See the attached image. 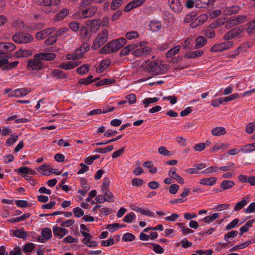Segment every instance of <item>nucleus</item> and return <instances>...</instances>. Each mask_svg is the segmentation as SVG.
Returning a JSON list of instances; mask_svg holds the SVG:
<instances>
[{
    "mask_svg": "<svg viewBox=\"0 0 255 255\" xmlns=\"http://www.w3.org/2000/svg\"><path fill=\"white\" fill-rule=\"evenodd\" d=\"M142 67L146 71L152 75H157L165 73L169 69L167 64H163L160 61L153 60L147 61L142 65Z\"/></svg>",
    "mask_w": 255,
    "mask_h": 255,
    "instance_id": "nucleus-2",
    "label": "nucleus"
},
{
    "mask_svg": "<svg viewBox=\"0 0 255 255\" xmlns=\"http://www.w3.org/2000/svg\"><path fill=\"white\" fill-rule=\"evenodd\" d=\"M41 234L42 236L47 240H48L52 237L51 231L50 229L48 228H45L43 229L41 232Z\"/></svg>",
    "mask_w": 255,
    "mask_h": 255,
    "instance_id": "nucleus-32",
    "label": "nucleus"
},
{
    "mask_svg": "<svg viewBox=\"0 0 255 255\" xmlns=\"http://www.w3.org/2000/svg\"><path fill=\"white\" fill-rule=\"evenodd\" d=\"M179 189V186L176 184H173L169 187V191L170 194H176Z\"/></svg>",
    "mask_w": 255,
    "mask_h": 255,
    "instance_id": "nucleus-60",
    "label": "nucleus"
},
{
    "mask_svg": "<svg viewBox=\"0 0 255 255\" xmlns=\"http://www.w3.org/2000/svg\"><path fill=\"white\" fill-rule=\"evenodd\" d=\"M108 36L109 32L106 29H104L98 33L92 45V49L96 50L108 41Z\"/></svg>",
    "mask_w": 255,
    "mask_h": 255,
    "instance_id": "nucleus-4",
    "label": "nucleus"
},
{
    "mask_svg": "<svg viewBox=\"0 0 255 255\" xmlns=\"http://www.w3.org/2000/svg\"><path fill=\"white\" fill-rule=\"evenodd\" d=\"M80 36L82 40L87 41L89 40L91 36V32L89 28L83 26L80 29Z\"/></svg>",
    "mask_w": 255,
    "mask_h": 255,
    "instance_id": "nucleus-13",
    "label": "nucleus"
},
{
    "mask_svg": "<svg viewBox=\"0 0 255 255\" xmlns=\"http://www.w3.org/2000/svg\"><path fill=\"white\" fill-rule=\"evenodd\" d=\"M68 25L70 28L75 32L80 30L78 23L77 21L70 22Z\"/></svg>",
    "mask_w": 255,
    "mask_h": 255,
    "instance_id": "nucleus-57",
    "label": "nucleus"
},
{
    "mask_svg": "<svg viewBox=\"0 0 255 255\" xmlns=\"http://www.w3.org/2000/svg\"><path fill=\"white\" fill-rule=\"evenodd\" d=\"M168 2L174 12L178 13L181 11L182 5L179 0H168Z\"/></svg>",
    "mask_w": 255,
    "mask_h": 255,
    "instance_id": "nucleus-12",
    "label": "nucleus"
},
{
    "mask_svg": "<svg viewBox=\"0 0 255 255\" xmlns=\"http://www.w3.org/2000/svg\"><path fill=\"white\" fill-rule=\"evenodd\" d=\"M139 36V34L137 31H132L127 32L126 34V37L128 40H131L133 38H136Z\"/></svg>",
    "mask_w": 255,
    "mask_h": 255,
    "instance_id": "nucleus-46",
    "label": "nucleus"
},
{
    "mask_svg": "<svg viewBox=\"0 0 255 255\" xmlns=\"http://www.w3.org/2000/svg\"><path fill=\"white\" fill-rule=\"evenodd\" d=\"M126 99L128 101L130 104H134L136 101V98L135 95L130 94L126 96Z\"/></svg>",
    "mask_w": 255,
    "mask_h": 255,
    "instance_id": "nucleus-62",
    "label": "nucleus"
},
{
    "mask_svg": "<svg viewBox=\"0 0 255 255\" xmlns=\"http://www.w3.org/2000/svg\"><path fill=\"white\" fill-rule=\"evenodd\" d=\"M244 28L243 26L236 27L227 32L224 36L225 40H230L237 36L243 32Z\"/></svg>",
    "mask_w": 255,
    "mask_h": 255,
    "instance_id": "nucleus-9",
    "label": "nucleus"
},
{
    "mask_svg": "<svg viewBox=\"0 0 255 255\" xmlns=\"http://www.w3.org/2000/svg\"><path fill=\"white\" fill-rule=\"evenodd\" d=\"M235 185V183L231 180H223L220 184V187L223 190L231 189Z\"/></svg>",
    "mask_w": 255,
    "mask_h": 255,
    "instance_id": "nucleus-24",
    "label": "nucleus"
},
{
    "mask_svg": "<svg viewBox=\"0 0 255 255\" xmlns=\"http://www.w3.org/2000/svg\"><path fill=\"white\" fill-rule=\"evenodd\" d=\"M69 9L67 8H63L62 9L58 14L56 16V18H64L68 13Z\"/></svg>",
    "mask_w": 255,
    "mask_h": 255,
    "instance_id": "nucleus-61",
    "label": "nucleus"
},
{
    "mask_svg": "<svg viewBox=\"0 0 255 255\" xmlns=\"http://www.w3.org/2000/svg\"><path fill=\"white\" fill-rule=\"evenodd\" d=\"M240 10L239 6L235 5L228 7L227 9V13L228 14H232L238 12Z\"/></svg>",
    "mask_w": 255,
    "mask_h": 255,
    "instance_id": "nucleus-54",
    "label": "nucleus"
},
{
    "mask_svg": "<svg viewBox=\"0 0 255 255\" xmlns=\"http://www.w3.org/2000/svg\"><path fill=\"white\" fill-rule=\"evenodd\" d=\"M57 40V37L56 36L52 35L49 37L45 40V44L46 45H50L56 42Z\"/></svg>",
    "mask_w": 255,
    "mask_h": 255,
    "instance_id": "nucleus-58",
    "label": "nucleus"
},
{
    "mask_svg": "<svg viewBox=\"0 0 255 255\" xmlns=\"http://www.w3.org/2000/svg\"><path fill=\"white\" fill-rule=\"evenodd\" d=\"M239 219H235L233 220L231 222H230L227 226H226V230H230L233 228H235L237 224L239 223Z\"/></svg>",
    "mask_w": 255,
    "mask_h": 255,
    "instance_id": "nucleus-59",
    "label": "nucleus"
},
{
    "mask_svg": "<svg viewBox=\"0 0 255 255\" xmlns=\"http://www.w3.org/2000/svg\"><path fill=\"white\" fill-rule=\"evenodd\" d=\"M134 239L135 236L132 234L129 233H127L123 236V240L125 242H131L133 241Z\"/></svg>",
    "mask_w": 255,
    "mask_h": 255,
    "instance_id": "nucleus-51",
    "label": "nucleus"
},
{
    "mask_svg": "<svg viewBox=\"0 0 255 255\" xmlns=\"http://www.w3.org/2000/svg\"><path fill=\"white\" fill-rule=\"evenodd\" d=\"M32 36L28 33L16 32L12 36V40L17 43H26L33 40Z\"/></svg>",
    "mask_w": 255,
    "mask_h": 255,
    "instance_id": "nucleus-5",
    "label": "nucleus"
},
{
    "mask_svg": "<svg viewBox=\"0 0 255 255\" xmlns=\"http://www.w3.org/2000/svg\"><path fill=\"white\" fill-rule=\"evenodd\" d=\"M32 54L31 50L20 49L18 51L15 52L14 55L16 58L27 57Z\"/></svg>",
    "mask_w": 255,
    "mask_h": 255,
    "instance_id": "nucleus-17",
    "label": "nucleus"
},
{
    "mask_svg": "<svg viewBox=\"0 0 255 255\" xmlns=\"http://www.w3.org/2000/svg\"><path fill=\"white\" fill-rule=\"evenodd\" d=\"M197 14L194 12H191L187 14L185 17L184 21L185 23H189L191 21L193 20L195 17L196 16Z\"/></svg>",
    "mask_w": 255,
    "mask_h": 255,
    "instance_id": "nucleus-47",
    "label": "nucleus"
},
{
    "mask_svg": "<svg viewBox=\"0 0 255 255\" xmlns=\"http://www.w3.org/2000/svg\"><path fill=\"white\" fill-rule=\"evenodd\" d=\"M52 75L53 77L59 79H66L67 75L63 71L59 69H54L52 72Z\"/></svg>",
    "mask_w": 255,
    "mask_h": 255,
    "instance_id": "nucleus-19",
    "label": "nucleus"
},
{
    "mask_svg": "<svg viewBox=\"0 0 255 255\" xmlns=\"http://www.w3.org/2000/svg\"><path fill=\"white\" fill-rule=\"evenodd\" d=\"M102 22L100 19H95L93 20H89L87 21V25L91 26V28L98 29L99 28Z\"/></svg>",
    "mask_w": 255,
    "mask_h": 255,
    "instance_id": "nucleus-22",
    "label": "nucleus"
},
{
    "mask_svg": "<svg viewBox=\"0 0 255 255\" xmlns=\"http://www.w3.org/2000/svg\"><path fill=\"white\" fill-rule=\"evenodd\" d=\"M159 99L156 97L145 98L143 100L142 103L145 105V107H147L149 104L154 103L158 101Z\"/></svg>",
    "mask_w": 255,
    "mask_h": 255,
    "instance_id": "nucleus-43",
    "label": "nucleus"
},
{
    "mask_svg": "<svg viewBox=\"0 0 255 255\" xmlns=\"http://www.w3.org/2000/svg\"><path fill=\"white\" fill-rule=\"evenodd\" d=\"M212 134L214 136H221L226 133V130L224 127H216L212 129Z\"/></svg>",
    "mask_w": 255,
    "mask_h": 255,
    "instance_id": "nucleus-20",
    "label": "nucleus"
},
{
    "mask_svg": "<svg viewBox=\"0 0 255 255\" xmlns=\"http://www.w3.org/2000/svg\"><path fill=\"white\" fill-rule=\"evenodd\" d=\"M136 211L138 212L140 214L144 215H146L150 217H153L154 216V213L149 210H143L140 208L138 207L137 209H136Z\"/></svg>",
    "mask_w": 255,
    "mask_h": 255,
    "instance_id": "nucleus-53",
    "label": "nucleus"
},
{
    "mask_svg": "<svg viewBox=\"0 0 255 255\" xmlns=\"http://www.w3.org/2000/svg\"><path fill=\"white\" fill-rule=\"evenodd\" d=\"M233 45V43L231 41H228L220 44H216L211 48L210 51L212 52H220L231 48Z\"/></svg>",
    "mask_w": 255,
    "mask_h": 255,
    "instance_id": "nucleus-6",
    "label": "nucleus"
},
{
    "mask_svg": "<svg viewBox=\"0 0 255 255\" xmlns=\"http://www.w3.org/2000/svg\"><path fill=\"white\" fill-rule=\"evenodd\" d=\"M195 48H198L203 46L207 42V40L205 37L201 36H198L196 38Z\"/></svg>",
    "mask_w": 255,
    "mask_h": 255,
    "instance_id": "nucleus-26",
    "label": "nucleus"
},
{
    "mask_svg": "<svg viewBox=\"0 0 255 255\" xmlns=\"http://www.w3.org/2000/svg\"><path fill=\"white\" fill-rule=\"evenodd\" d=\"M126 226V225L125 224H119L118 223H115L112 224H108L106 226V228L109 229V231L112 233L116 230V228H123Z\"/></svg>",
    "mask_w": 255,
    "mask_h": 255,
    "instance_id": "nucleus-30",
    "label": "nucleus"
},
{
    "mask_svg": "<svg viewBox=\"0 0 255 255\" xmlns=\"http://www.w3.org/2000/svg\"><path fill=\"white\" fill-rule=\"evenodd\" d=\"M89 68L90 66L88 64H86L78 67L76 71L79 74H84L89 71Z\"/></svg>",
    "mask_w": 255,
    "mask_h": 255,
    "instance_id": "nucleus-35",
    "label": "nucleus"
},
{
    "mask_svg": "<svg viewBox=\"0 0 255 255\" xmlns=\"http://www.w3.org/2000/svg\"><path fill=\"white\" fill-rule=\"evenodd\" d=\"M30 215H31L30 213H26L18 217L8 219L7 221L10 223H16L22 221H25L27 218H29L30 216Z\"/></svg>",
    "mask_w": 255,
    "mask_h": 255,
    "instance_id": "nucleus-23",
    "label": "nucleus"
},
{
    "mask_svg": "<svg viewBox=\"0 0 255 255\" xmlns=\"http://www.w3.org/2000/svg\"><path fill=\"white\" fill-rule=\"evenodd\" d=\"M56 55L53 53H40L34 55L33 59L28 60L27 64V68L30 70H40L43 67V64L41 60L50 61L53 60Z\"/></svg>",
    "mask_w": 255,
    "mask_h": 255,
    "instance_id": "nucleus-1",
    "label": "nucleus"
},
{
    "mask_svg": "<svg viewBox=\"0 0 255 255\" xmlns=\"http://www.w3.org/2000/svg\"><path fill=\"white\" fill-rule=\"evenodd\" d=\"M149 26L150 29L153 31L159 30L161 28V24L156 21H150Z\"/></svg>",
    "mask_w": 255,
    "mask_h": 255,
    "instance_id": "nucleus-37",
    "label": "nucleus"
},
{
    "mask_svg": "<svg viewBox=\"0 0 255 255\" xmlns=\"http://www.w3.org/2000/svg\"><path fill=\"white\" fill-rule=\"evenodd\" d=\"M18 63L19 62L18 61L9 63L7 58L0 59V67L3 66L2 68L3 70H10L16 67Z\"/></svg>",
    "mask_w": 255,
    "mask_h": 255,
    "instance_id": "nucleus-8",
    "label": "nucleus"
},
{
    "mask_svg": "<svg viewBox=\"0 0 255 255\" xmlns=\"http://www.w3.org/2000/svg\"><path fill=\"white\" fill-rule=\"evenodd\" d=\"M114 244V239L111 237L109 240L106 241H101V245L103 247H109Z\"/></svg>",
    "mask_w": 255,
    "mask_h": 255,
    "instance_id": "nucleus-56",
    "label": "nucleus"
},
{
    "mask_svg": "<svg viewBox=\"0 0 255 255\" xmlns=\"http://www.w3.org/2000/svg\"><path fill=\"white\" fill-rule=\"evenodd\" d=\"M203 53L202 50H197L186 53V57L188 58H196L201 56Z\"/></svg>",
    "mask_w": 255,
    "mask_h": 255,
    "instance_id": "nucleus-29",
    "label": "nucleus"
},
{
    "mask_svg": "<svg viewBox=\"0 0 255 255\" xmlns=\"http://www.w3.org/2000/svg\"><path fill=\"white\" fill-rule=\"evenodd\" d=\"M206 147V144L204 142H201L194 146L193 148L195 151H201Z\"/></svg>",
    "mask_w": 255,
    "mask_h": 255,
    "instance_id": "nucleus-63",
    "label": "nucleus"
},
{
    "mask_svg": "<svg viewBox=\"0 0 255 255\" xmlns=\"http://www.w3.org/2000/svg\"><path fill=\"white\" fill-rule=\"evenodd\" d=\"M146 42L145 41H142L137 44H129L126 46V47L127 48V49L128 50L129 53L130 52H132L133 51H134L135 49V48L138 47V46H139L140 45H142V44H144Z\"/></svg>",
    "mask_w": 255,
    "mask_h": 255,
    "instance_id": "nucleus-41",
    "label": "nucleus"
},
{
    "mask_svg": "<svg viewBox=\"0 0 255 255\" xmlns=\"http://www.w3.org/2000/svg\"><path fill=\"white\" fill-rule=\"evenodd\" d=\"M145 42V44L140 45L138 47L135 48V49L132 51V54L135 56H141L149 54L151 51V49L145 46L147 44V42Z\"/></svg>",
    "mask_w": 255,
    "mask_h": 255,
    "instance_id": "nucleus-7",
    "label": "nucleus"
},
{
    "mask_svg": "<svg viewBox=\"0 0 255 255\" xmlns=\"http://www.w3.org/2000/svg\"><path fill=\"white\" fill-rule=\"evenodd\" d=\"M127 42L126 39L124 37L113 40L102 47L100 50V53L109 54L114 52L122 48L127 43Z\"/></svg>",
    "mask_w": 255,
    "mask_h": 255,
    "instance_id": "nucleus-3",
    "label": "nucleus"
},
{
    "mask_svg": "<svg viewBox=\"0 0 255 255\" xmlns=\"http://www.w3.org/2000/svg\"><path fill=\"white\" fill-rule=\"evenodd\" d=\"M15 46L12 43H3V48L5 51L11 52L15 49Z\"/></svg>",
    "mask_w": 255,
    "mask_h": 255,
    "instance_id": "nucleus-38",
    "label": "nucleus"
},
{
    "mask_svg": "<svg viewBox=\"0 0 255 255\" xmlns=\"http://www.w3.org/2000/svg\"><path fill=\"white\" fill-rule=\"evenodd\" d=\"M238 234L237 231H232L224 236V239L226 241H228L230 238H235Z\"/></svg>",
    "mask_w": 255,
    "mask_h": 255,
    "instance_id": "nucleus-50",
    "label": "nucleus"
},
{
    "mask_svg": "<svg viewBox=\"0 0 255 255\" xmlns=\"http://www.w3.org/2000/svg\"><path fill=\"white\" fill-rule=\"evenodd\" d=\"M168 175L172 178L176 180L180 184H184V179L179 176L176 172V168L174 167H172L170 171L168 172Z\"/></svg>",
    "mask_w": 255,
    "mask_h": 255,
    "instance_id": "nucleus-15",
    "label": "nucleus"
},
{
    "mask_svg": "<svg viewBox=\"0 0 255 255\" xmlns=\"http://www.w3.org/2000/svg\"><path fill=\"white\" fill-rule=\"evenodd\" d=\"M16 90H17V92L18 93L19 97L25 96L31 91L30 88H26L17 89Z\"/></svg>",
    "mask_w": 255,
    "mask_h": 255,
    "instance_id": "nucleus-48",
    "label": "nucleus"
},
{
    "mask_svg": "<svg viewBox=\"0 0 255 255\" xmlns=\"http://www.w3.org/2000/svg\"><path fill=\"white\" fill-rule=\"evenodd\" d=\"M219 217V214L215 213L213 214L212 215L206 216L203 218V220L205 223L209 224L218 218Z\"/></svg>",
    "mask_w": 255,
    "mask_h": 255,
    "instance_id": "nucleus-27",
    "label": "nucleus"
},
{
    "mask_svg": "<svg viewBox=\"0 0 255 255\" xmlns=\"http://www.w3.org/2000/svg\"><path fill=\"white\" fill-rule=\"evenodd\" d=\"M246 213H250L255 212V202H252L244 210Z\"/></svg>",
    "mask_w": 255,
    "mask_h": 255,
    "instance_id": "nucleus-64",
    "label": "nucleus"
},
{
    "mask_svg": "<svg viewBox=\"0 0 255 255\" xmlns=\"http://www.w3.org/2000/svg\"><path fill=\"white\" fill-rule=\"evenodd\" d=\"M159 153L164 156H170L171 152L168 151L165 146H161L158 148Z\"/></svg>",
    "mask_w": 255,
    "mask_h": 255,
    "instance_id": "nucleus-52",
    "label": "nucleus"
},
{
    "mask_svg": "<svg viewBox=\"0 0 255 255\" xmlns=\"http://www.w3.org/2000/svg\"><path fill=\"white\" fill-rule=\"evenodd\" d=\"M123 0H113L111 3V8L113 10L118 9L122 4Z\"/></svg>",
    "mask_w": 255,
    "mask_h": 255,
    "instance_id": "nucleus-33",
    "label": "nucleus"
},
{
    "mask_svg": "<svg viewBox=\"0 0 255 255\" xmlns=\"http://www.w3.org/2000/svg\"><path fill=\"white\" fill-rule=\"evenodd\" d=\"M53 232L55 236H58L60 237V238H62L68 233L66 229L58 226H53Z\"/></svg>",
    "mask_w": 255,
    "mask_h": 255,
    "instance_id": "nucleus-14",
    "label": "nucleus"
},
{
    "mask_svg": "<svg viewBox=\"0 0 255 255\" xmlns=\"http://www.w3.org/2000/svg\"><path fill=\"white\" fill-rule=\"evenodd\" d=\"M92 78H93V76L90 75L85 78H83V79L79 80V83L80 84H84L85 85H88L93 82V81H91V79Z\"/></svg>",
    "mask_w": 255,
    "mask_h": 255,
    "instance_id": "nucleus-40",
    "label": "nucleus"
},
{
    "mask_svg": "<svg viewBox=\"0 0 255 255\" xmlns=\"http://www.w3.org/2000/svg\"><path fill=\"white\" fill-rule=\"evenodd\" d=\"M55 30L56 29L54 28H49L41 30L36 33V38L38 40H41L45 38L47 36L51 35Z\"/></svg>",
    "mask_w": 255,
    "mask_h": 255,
    "instance_id": "nucleus-11",
    "label": "nucleus"
},
{
    "mask_svg": "<svg viewBox=\"0 0 255 255\" xmlns=\"http://www.w3.org/2000/svg\"><path fill=\"white\" fill-rule=\"evenodd\" d=\"M34 248L35 245L33 243H28L23 246L22 250L24 253H30L34 250Z\"/></svg>",
    "mask_w": 255,
    "mask_h": 255,
    "instance_id": "nucleus-36",
    "label": "nucleus"
},
{
    "mask_svg": "<svg viewBox=\"0 0 255 255\" xmlns=\"http://www.w3.org/2000/svg\"><path fill=\"white\" fill-rule=\"evenodd\" d=\"M135 218V215L133 212L128 213L124 218V221L126 223L131 222Z\"/></svg>",
    "mask_w": 255,
    "mask_h": 255,
    "instance_id": "nucleus-39",
    "label": "nucleus"
},
{
    "mask_svg": "<svg viewBox=\"0 0 255 255\" xmlns=\"http://www.w3.org/2000/svg\"><path fill=\"white\" fill-rule=\"evenodd\" d=\"M211 3V0H195V6L200 8L206 7Z\"/></svg>",
    "mask_w": 255,
    "mask_h": 255,
    "instance_id": "nucleus-18",
    "label": "nucleus"
},
{
    "mask_svg": "<svg viewBox=\"0 0 255 255\" xmlns=\"http://www.w3.org/2000/svg\"><path fill=\"white\" fill-rule=\"evenodd\" d=\"M255 130V122L249 123L246 127V131L249 134L252 133Z\"/></svg>",
    "mask_w": 255,
    "mask_h": 255,
    "instance_id": "nucleus-44",
    "label": "nucleus"
},
{
    "mask_svg": "<svg viewBox=\"0 0 255 255\" xmlns=\"http://www.w3.org/2000/svg\"><path fill=\"white\" fill-rule=\"evenodd\" d=\"M180 50V47L176 46L170 50H169L166 53V56L167 58L171 57L174 56L175 54L178 53Z\"/></svg>",
    "mask_w": 255,
    "mask_h": 255,
    "instance_id": "nucleus-34",
    "label": "nucleus"
},
{
    "mask_svg": "<svg viewBox=\"0 0 255 255\" xmlns=\"http://www.w3.org/2000/svg\"><path fill=\"white\" fill-rule=\"evenodd\" d=\"M17 138V135L11 134L10 137L6 139V143L8 145H12L16 141Z\"/></svg>",
    "mask_w": 255,
    "mask_h": 255,
    "instance_id": "nucleus-55",
    "label": "nucleus"
},
{
    "mask_svg": "<svg viewBox=\"0 0 255 255\" xmlns=\"http://www.w3.org/2000/svg\"><path fill=\"white\" fill-rule=\"evenodd\" d=\"M216 180V177L205 178L201 179L199 182L203 185L211 186L215 184Z\"/></svg>",
    "mask_w": 255,
    "mask_h": 255,
    "instance_id": "nucleus-21",
    "label": "nucleus"
},
{
    "mask_svg": "<svg viewBox=\"0 0 255 255\" xmlns=\"http://www.w3.org/2000/svg\"><path fill=\"white\" fill-rule=\"evenodd\" d=\"M63 242L64 243H77L78 242V239L77 238H74L71 236H67L63 240Z\"/></svg>",
    "mask_w": 255,
    "mask_h": 255,
    "instance_id": "nucleus-49",
    "label": "nucleus"
},
{
    "mask_svg": "<svg viewBox=\"0 0 255 255\" xmlns=\"http://www.w3.org/2000/svg\"><path fill=\"white\" fill-rule=\"evenodd\" d=\"M111 64V60L109 59L103 60L101 61L100 66L97 68L96 72L97 73H102Z\"/></svg>",
    "mask_w": 255,
    "mask_h": 255,
    "instance_id": "nucleus-16",
    "label": "nucleus"
},
{
    "mask_svg": "<svg viewBox=\"0 0 255 255\" xmlns=\"http://www.w3.org/2000/svg\"><path fill=\"white\" fill-rule=\"evenodd\" d=\"M113 149L114 146L113 145H110L105 148H97L94 150V152L105 153L109 151H112Z\"/></svg>",
    "mask_w": 255,
    "mask_h": 255,
    "instance_id": "nucleus-31",
    "label": "nucleus"
},
{
    "mask_svg": "<svg viewBox=\"0 0 255 255\" xmlns=\"http://www.w3.org/2000/svg\"><path fill=\"white\" fill-rule=\"evenodd\" d=\"M153 247V251L157 254H162L164 252V249L159 245L155 243H149Z\"/></svg>",
    "mask_w": 255,
    "mask_h": 255,
    "instance_id": "nucleus-42",
    "label": "nucleus"
},
{
    "mask_svg": "<svg viewBox=\"0 0 255 255\" xmlns=\"http://www.w3.org/2000/svg\"><path fill=\"white\" fill-rule=\"evenodd\" d=\"M90 48V45L86 42L83 43L79 47L78 50H79V52L82 55L85 52L88 51Z\"/></svg>",
    "mask_w": 255,
    "mask_h": 255,
    "instance_id": "nucleus-45",
    "label": "nucleus"
},
{
    "mask_svg": "<svg viewBox=\"0 0 255 255\" xmlns=\"http://www.w3.org/2000/svg\"><path fill=\"white\" fill-rule=\"evenodd\" d=\"M12 232L13 236L16 238L25 240V238L27 237V232L22 231L20 229H18L15 231L13 230Z\"/></svg>",
    "mask_w": 255,
    "mask_h": 255,
    "instance_id": "nucleus-25",
    "label": "nucleus"
},
{
    "mask_svg": "<svg viewBox=\"0 0 255 255\" xmlns=\"http://www.w3.org/2000/svg\"><path fill=\"white\" fill-rule=\"evenodd\" d=\"M247 198H244L242 200L236 203L234 207V210L237 211L242 209L247 205Z\"/></svg>",
    "mask_w": 255,
    "mask_h": 255,
    "instance_id": "nucleus-28",
    "label": "nucleus"
},
{
    "mask_svg": "<svg viewBox=\"0 0 255 255\" xmlns=\"http://www.w3.org/2000/svg\"><path fill=\"white\" fill-rule=\"evenodd\" d=\"M97 11V7L92 6L85 10L80 11L79 12V16L81 18L91 17L94 15Z\"/></svg>",
    "mask_w": 255,
    "mask_h": 255,
    "instance_id": "nucleus-10",
    "label": "nucleus"
}]
</instances>
